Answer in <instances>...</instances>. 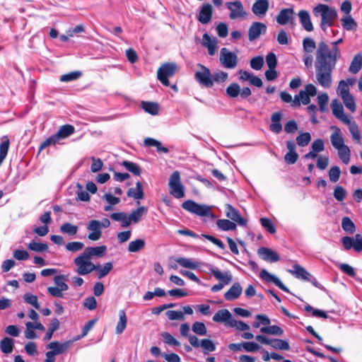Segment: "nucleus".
Returning <instances> with one entry per match:
<instances>
[{
	"mask_svg": "<svg viewBox=\"0 0 362 362\" xmlns=\"http://www.w3.org/2000/svg\"><path fill=\"white\" fill-rule=\"evenodd\" d=\"M86 228L91 232L88 235V238L93 241L98 240L102 236V222L98 220H91Z\"/></svg>",
	"mask_w": 362,
	"mask_h": 362,
	"instance_id": "12",
	"label": "nucleus"
},
{
	"mask_svg": "<svg viewBox=\"0 0 362 362\" xmlns=\"http://www.w3.org/2000/svg\"><path fill=\"white\" fill-rule=\"evenodd\" d=\"M282 119V112H275L271 116V124L269 125V129L271 132L275 134H279L282 130V124L281 120Z\"/></svg>",
	"mask_w": 362,
	"mask_h": 362,
	"instance_id": "22",
	"label": "nucleus"
},
{
	"mask_svg": "<svg viewBox=\"0 0 362 362\" xmlns=\"http://www.w3.org/2000/svg\"><path fill=\"white\" fill-rule=\"evenodd\" d=\"M331 129L334 130V132L330 136V140L333 147L337 149L344 146V140L341 135V129L337 126H332Z\"/></svg>",
	"mask_w": 362,
	"mask_h": 362,
	"instance_id": "19",
	"label": "nucleus"
},
{
	"mask_svg": "<svg viewBox=\"0 0 362 362\" xmlns=\"http://www.w3.org/2000/svg\"><path fill=\"white\" fill-rule=\"evenodd\" d=\"M75 131V128L71 124H64L61 126L57 133H55L56 136L59 139V140L65 139L72 134H74Z\"/></svg>",
	"mask_w": 362,
	"mask_h": 362,
	"instance_id": "31",
	"label": "nucleus"
},
{
	"mask_svg": "<svg viewBox=\"0 0 362 362\" xmlns=\"http://www.w3.org/2000/svg\"><path fill=\"white\" fill-rule=\"evenodd\" d=\"M293 269L288 270V272L295 276L297 279H301L305 281H310L309 276L310 274L302 266L295 264L293 266Z\"/></svg>",
	"mask_w": 362,
	"mask_h": 362,
	"instance_id": "27",
	"label": "nucleus"
},
{
	"mask_svg": "<svg viewBox=\"0 0 362 362\" xmlns=\"http://www.w3.org/2000/svg\"><path fill=\"white\" fill-rule=\"evenodd\" d=\"M303 49L307 52H313L316 47L315 42L310 37L304 38L303 41Z\"/></svg>",
	"mask_w": 362,
	"mask_h": 362,
	"instance_id": "64",
	"label": "nucleus"
},
{
	"mask_svg": "<svg viewBox=\"0 0 362 362\" xmlns=\"http://www.w3.org/2000/svg\"><path fill=\"white\" fill-rule=\"evenodd\" d=\"M146 243L143 239H136L129 243L128 250L130 252H137L145 247Z\"/></svg>",
	"mask_w": 362,
	"mask_h": 362,
	"instance_id": "41",
	"label": "nucleus"
},
{
	"mask_svg": "<svg viewBox=\"0 0 362 362\" xmlns=\"http://www.w3.org/2000/svg\"><path fill=\"white\" fill-rule=\"evenodd\" d=\"M341 228L347 233L353 234L356 231V226L352 220L345 216L341 219Z\"/></svg>",
	"mask_w": 362,
	"mask_h": 362,
	"instance_id": "38",
	"label": "nucleus"
},
{
	"mask_svg": "<svg viewBox=\"0 0 362 362\" xmlns=\"http://www.w3.org/2000/svg\"><path fill=\"white\" fill-rule=\"evenodd\" d=\"M192 331L199 335H205L207 332V329L204 322H195L192 325Z\"/></svg>",
	"mask_w": 362,
	"mask_h": 362,
	"instance_id": "56",
	"label": "nucleus"
},
{
	"mask_svg": "<svg viewBox=\"0 0 362 362\" xmlns=\"http://www.w3.org/2000/svg\"><path fill=\"white\" fill-rule=\"evenodd\" d=\"M203 45L208 49V53L210 56H213L216 53V41L215 39H211V37L207 34L204 33L203 35Z\"/></svg>",
	"mask_w": 362,
	"mask_h": 362,
	"instance_id": "29",
	"label": "nucleus"
},
{
	"mask_svg": "<svg viewBox=\"0 0 362 362\" xmlns=\"http://www.w3.org/2000/svg\"><path fill=\"white\" fill-rule=\"evenodd\" d=\"M342 41V38H340L333 42L332 49H329L325 41H321L318 44L315 62V78L317 83L322 88H329L332 86V72L341 57L340 49L337 45Z\"/></svg>",
	"mask_w": 362,
	"mask_h": 362,
	"instance_id": "1",
	"label": "nucleus"
},
{
	"mask_svg": "<svg viewBox=\"0 0 362 362\" xmlns=\"http://www.w3.org/2000/svg\"><path fill=\"white\" fill-rule=\"evenodd\" d=\"M144 144L146 146H155L157 148L158 152H163L165 153H168L169 150L167 147H164L162 146L161 142L159 141L154 139L153 138H146L144 141Z\"/></svg>",
	"mask_w": 362,
	"mask_h": 362,
	"instance_id": "36",
	"label": "nucleus"
},
{
	"mask_svg": "<svg viewBox=\"0 0 362 362\" xmlns=\"http://www.w3.org/2000/svg\"><path fill=\"white\" fill-rule=\"evenodd\" d=\"M200 70L194 74L195 80L202 86L206 88H211L214 86L212 74L209 68L203 64H198Z\"/></svg>",
	"mask_w": 362,
	"mask_h": 362,
	"instance_id": "6",
	"label": "nucleus"
},
{
	"mask_svg": "<svg viewBox=\"0 0 362 362\" xmlns=\"http://www.w3.org/2000/svg\"><path fill=\"white\" fill-rule=\"evenodd\" d=\"M298 17L302 26L306 31L310 32L313 30V25L310 20L308 11L305 10L300 11L298 13Z\"/></svg>",
	"mask_w": 362,
	"mask_h": 362,
	"instance_id": "28",
	"label": "nucleus"
},
{
	"mask_svg": "<svg viewBox=\"0 0 362 362\" xmlns=\"http://www.w3.org/2000/svg\"><path fill=\"white\" fill-rule=\"evenodd\" d=\"M243 292L241 285L236 282L232 285L227 292L224 294V298L229 301L238 299Z\"/></svg>",
	"mask_w": 362,
	"mask_h": 362,
	"instance_id": "23",
	"label": "nucleus"
},
{
	"mask_svg": "<svg viewBox=\"0 0 362 362\" xmlns=\"http://www.w3.org/2000/svg\"><path fill=\"white\" fill-rule=\"evenodd\" d=\"M227 8L230 11V18L237 19L243 18L247 16V13L244 11L243 6L240 1H235L226 3Z\"/></svg>",
	"mask_w": 362,
	"mask_h": 362,
	"instance_id": "10",
	"label": "nucleus"
},
{
	"mask_svg": "<svg viewBox=\"0 0 362 362\" xmlns=\"http://www.w3.org/2000/svg\"><path fill=\"white\" fill-rule=\"evenodd\" d=\"M180 266L191 269H197L200 263L198 262H193L189 259L185 258V257H179L176 259L175 260Z\"/></svg>",
	"mask_w": 362,
	"mask_h": 362,
	"instance_id": "42",
	"label": "nucleus"
},
{
	"mask_svg": "<svg viewBox=\"0 0 362 362\" xmlns=\"http://www.w3.org/2000/svg\"><path fill=\"white\" fill-rule=\"evenodd\" d=\"M141 107L145 112L152 115H156L158 113L159 105L157 103L153 102H145L141 103Z\"/></svg>",
	"mask_w": 362,
	"mask_h": 362,
	"instance_id": "39",
	"label": "nucleus"
},
{
	"mask_svg": "<svg viewBox=\"0 0 362 362\" xmlns=\"http://www.w3.org/2000/svg\"><path fill=\"white\" fill-rule=\"evenodd\" d=\"M119 321L117 322L115 332L117 334H121L124 330L126 329L127 325V317L124 310H120L119 311Z\"/></svg>",
	"mask_w": 362,
	"mask_h": 362,
	"instance_id": "33",
	"label": "nucleus"
},
{
	"mask_svg": "<svg viewBox=\"0 0 362 362\" xmlns=\"http://www.w3.org/2000/svg\"><path fill=\"white\" fill-rule=\"evenodd\" d=\"M177 69L178 66L176 63L165 62L158 68L157 78L163 86H168L170 85L168 78L174 76Z\"/></svg>",
	"mask_w": 362,
	"mask_h": 362,
	"instance_id": "3",
	"label": "nucleus"
},
{
	"mask_svg": "<svg viewBox=\"0 0 362 362\" xmlns=\"http://www.w3.org/2000/svg\"><path fill=\"white\" fill-rule=\"evenodd\" d=\"M339 158L344 164H348L350 161V149L347 146L337 149Z\"/></svg>",
	"mask_w": 362,
	"mask_h": 362,
	"instance_id": "49",
	"label": "nucleus"
},
{
	"mask_svg": "<svg viewBox=\"0 0 362 362\" xmlns=\"http://www.w3.org/2000/svg\"><path fill=\"white\" fill-rule=\"evenodd\" d=\"M259 276L262 279L267 282H272L275 286L285 292L290 293L289 289L281 282V281L276 276L270 274L266 269H263L260 271Z\"/></svg>",
	"mask_w": 362,
	"mask_h": 362,
	"instance_id": "15",
	"label": "nucleus"
},
{
	"mask_svg": "<svg viewBox=\"0 0 362 362\" xmlns=\"http://www.w3.org/2000/svg\"><path fill=\"white\" fill-rule=\"evenodd\" d=\"M233 316L227 309L218 310L213 316V321L218 323H226L230 326V322L232 321Z\"/></svg>",
	"mask_w": 362,
	"mask_h": 362,
	"instance_id": "21",
	"label": "nucleus"
},
{
	"mask_svg": "<svg viewBox=\"0 0 362 362\" xmlns=\"http://www.w3.org/2000/svg\"><path fill=\"white\" fill-rule=\"evenodd\" d=\"M220 61L225 68L234 69L238 64V57L235 53L223 47L221 49Z\"/></svg>",
	"mask_w": 362,
	"mask_h": 362,
	"instance_id": "9",
	"label": "nucleus"
},
{
	"mask_svg": "<svg viewBox=\"0 0 362 362\" xmlns=\"http://www.w3.org/2000/svg\"><path fill=\"white\" fill-rule=\"evenodd\" d=\"M226 94L231 98H237L239 95L243 99L251 95L252 91L249 87H244L242 90L237 83H233L226 88Z\"/></svg>",
	"mask_w": 362,
	"mask_h": 362,
	"instance_id": "8",
	"label": "nucleus"
},
{
	"mask_svg": "<svg viewBox=\"0 0 362 362\" xmlns=\"http://www.w3.org/2000/svg\"><path fill=\"white\" fill-rule=\"evenodd\" d=\"M267 32V25L261 22H253L248 30V39L254 41Z\"/></svg>",
	"mask_w": 362,
	"mask_h": 362,
	"instance_id": "13",
	"label": "nucleus"
},
{
	"mask_svg": "<svg viewBox=\"0 0 362 362\" xmlns=\"http://www.w3.org/2000/svg\"><path fill=\"white\" fill-rule=\"evenodd\" d=\"M200 346L204 350V354H207L209 352H212L216 350V346L214 341L209 339H203L200 342Z\"/></svg>",
	"mask_w": 362,
	"mask_h": 362,
	"instance_id": "52",
	"label": "nucleus"
},
{
	"mask_svg": "<svg viewBox=\"0 0 362 362\" xmlns=\"http://www.w3.org/2000/svg\"><path fill=\"white\" fill-rule=\"evenodd\" d=\"M293 14L294 10L292 7L282 8L276 16V22L280 25H286L293 20Z\"/></svg>",
	"mask_w": 362,
	"mask_h": 362,
	"instance_id": "18",
	"label": "nucleus"
},
{
	"mask_svg": "<svg viewBox=\"0 0 362 362\" xmlns=\"http://www.w3.org/2000/svg\"><path fill=\"white\" fill-rule=\"evenodd\" d=\"M127 195L129 197H132L134 199H143L145 194L143 188V185L140 181L136 182L135 187H131L128 189Z\"/></svg>",
	"mask_w": 362,
	"mask_h": 362,
	"instance_id": "25",
	"label": "nucleus"
},
{
	"mask_svg": "<svg viewBox=\"0 0 362 362\" xmlns=\"http://www.w3.org/2000/svg\"><path fill=\"white\" fill-rule=\"evenodd\" d=\"M316 14L320 13L322 17L320 27L326 31L327 27L332 26L334 20L337 18V11L326 4H318L313 10Z\"/></svg>",
	"mask_w": 362,
	"mask_h": 362,
	"instance_id": "2",
	"label": "nucleus"
},
{
	"mask_svg": "<svg viewBox=\"0 0 362 362\" xmlns=\"http://www.w3.org/2000/svg\"><path fill=\"white\" fill-rule=\"evenodd\" d=\"M209 271L220 281L219 283L228 285L232 281V275L229 272L222 273L215 267H211Z\"/></svg>",
	"mask_w": 362,
	"mask_h": 362,
	"instance_id": "26",
	"label": "nucleus"
},
{
	"mask_svg": "<svg viewBox=\"0 0 362 362\" xmlns=\"http://www.w3.org/2000/svg\"><path fill=\"white\" fill-rule=\"evenodd\" d=\"M170 193L176 198H182L185 197L184 187L182 184L170 186Z\"/></svg>",
	"mask_w": 362,
	"mask_h": 362,
	"instance_id": "57",
	"label": "nucleus"
},
{
	"mask_svg": "<svg viewBox=\"0 0 362 362\" xmlns=\"http://www.w3.org/2000/svg\"><path fill=\"white\" fill-rule=\"evenodd\" d=\"M14 348L13 339L6 337L0 341V349L5 354H11Z\"/></svg>",
	"mask_w": 362,
	"mask_h": 362,
	"instance_id": "32",
	"label": "nucleus"
},
{
	"mask_svg": "<svg viewBox=\"0 0 362 362\" xmlns=\"http://www.w3.org/2000/svg\"><path fill=\"white\" fill-rule=\"evenodd\" d=\"M69 346L70 341H69L64 343H59L57 341H54L47 345V348L51 349L50 351H47V353L55 357V356L66 351Z\"/></svg>",
	"mask_w": 362,
	"mask_h": 362,
	"instance_id": "16",
	"label": "nucleus"
},
{
	"mask_svg": "<svg viewBox=\"0 0 362 362\" xmlns=\"http://www.w3.org/2000/svg\"><path fill=\"white\" fill-rule=\"evenodd\" d=\"M261 225L269 233L274 234L276 233V228L272 221V220L269 218H260Z\"/></svg>",
	"mask_w": 362,
	"mask_h": 362,
	"instance_id": "54",
	"label": "nucleus"
},
{
	"mask_svg": "<svg viewBox=\"0 0 362 362\" xmlns=\"http://www.w3.org/2000/svg\"><path fill=\"white\" fill-rule=\"evenodd\" d=\"M23 298L27 303L33 305L35 308L37 310L40 309V304L38 303L37 296L33 295L30 293H26L24 294Z\"/></svg>",
	"mask_w": 362,
	"mask_h": 362,
	"instance_id": "55",
	"label": "nucleus"
},
{
	"mask_svg": "<svg viewBox=\"0 0 362 362\" xmlns=\"http://www.w3.org/2000/svg\"><path fill=\"white\" fill-rule=\"evenodd\" d=\"M213 8L210 4H204L199 11L198 21L202 24H207L211 20Z\"/></svg>",
	"mask_w": 362,
	"mask_h": 362,
	"instance_id": "20",
	"label": "nucleus"
},
{
	"mask_svg": "<svg viewBox=\"0 0 362 362\" xmlns=\"http://www.w3.org/2000/svg\"><path fill=\"white\" fill-rule=\"evenodd\" d=\"M28 249L32 251L42 252L44 251H47L49 248L48 245L46 243H37L35 241H32L28 244Z\"/></svg>",
	"mask_w": 362,
	"mask_h": 362,
	"instance_id": "50",
	"label": "nucleus"
},
{
	"mask_svg": "<svg viewBox=\"0 0 362 362\" xmlns=\"http://www.w3.org/2000/svg\"><path fill=\"white\" fill-rule=\"evenodd\" d=\"M257 341L263 344L270 345L274 349L288 351L290 345L288 342L281 339H268L264 335H257L255 337Z\"/></svg>",
	"mask_w": 362,
	"mask_h": 362,
	"instance_id": "7",
	"label": "nucleus"
},
{
	"mask_svg": "<svg viewBox=\"0 0 362 362\" xmlns=\"http://www.w3.org/2000/svg\"><path fill=\"white\" fill-rule=\"evenodd\" d=\"M296 143L299 146H306L311 141V135L309 132H304L296 137Z\"/></svg>",
	"mask_w": 362,
	"mask_h": 362,
	"instance_id": "51",
	"label": "nucleus"
},
{
	"mask_svg": "<svg viewBox=\"0 0 362 362\" xmlns=\"http://www.w3.org/2000/svg\"><path fill=\"white\" fill-rule=\"evenodd\" d=\"M74 264L78 266L76 272L80 275H86L99 269V266L95 265L83 253L74 259Z\"/></svg>",
	"mask_w": 362,
	"mask_h": 362,
	"instance_id": "5",
	"label": "nucleus"
},
{
	"mask_svg": "<svg viewBox=\"0 0 362 362\" xmlns=\"http://www.w3.org/2000/svg\"><path fill=\"white\" fill-rule=\"evenodd\" d=\"M341 25L344 29L346 30H356L357 28V23L354 21V19L349 16L348 17H345L341 19Z\"/></svg>",
	"mask_w": 362,
	"mask_h": 362,
	"instance_id": "46",
	"label": "nucleus"
},
{
	"mask_svg": "<svg viewBox=\"0 0 362 362\" xmlns=\"http://www.w3.org/2000/svg\"><path fill=\"white\" fill-rule=\"evenodd\" d=\"M110 218L115 221H121L122 227L126 228L129 226V221L124 212H115L110 214Z\"/></svg>",
	"mask_w": 362,
	"mask_h": 362,
	"instance_id": "44",
	"label": "nucleus"
},
{
	"mask_svg": "<svg viewBox=\"0 0 362 362\" xmlns=\"http://www.w3.org/2000/svg\"><path fill=\"white\" fill-rule=\"evenodd\" d=\"M58 141H59V139L54 134L52 135L51 136H49V138H47V139H45V141H43L40 144L39 151H41L42 149L47 148L51 145H54Z\"/></svg>",
	"mask_w": 362,
	"mask_h": 362,
	"instance_id": "63",
	"label": "nucleus"
},
{
	"mask_svg": "<svg viewBox=\"0 0 362 362\" xmlns=\"http://www.w3.org/2000/svg\"><path fill=\"white\" fill-rule=\"evenodd\" d=\"M257 254L263 260L269 262H276L280 259L279 254L268 247H259L257 250Z\"/></svg>",
	"mask_w": 362,
	"mask_h": 362,
	"instance_id": "17",
	"label": "nucleus"
},
{
	"mask_svg": "<svg viewBox=\"0 0 362 362\" xmlns=\"http://www.w3.org/2000/svg\"><path fill=\"white\" fill-rule=\"evenodd\" d=\"M346 107L351 112H354L356 110V105L354 96L350 93L341 97Z\"/></svg>",
	"mask_w": 362,
	"mask_h": 362,
	"instance_id": "45",
	"label": "nucleus"
},
{
	"mask_svg": "<svg viewBox=\"0 0 362 362\" xmlns=\"http://www.w3.org/2000/svg\"><path fill=\"white\" fill-rule=\"evenodd\" d=\"M10 146V141L7 136H4L1 138V143L0 144V155L6 157Z\"/></svg>",
	"mask_w": 362,
	"mask_h": 362,
	"instance_id": "60",
	"label": "nucleus"
},
{
	"mask_svg": "<svg viewBox=\"0 0 362 362\" xmlns=\"http://www.w3.org/2000/svg\"><path fill=\"white\" fill-rule=\"evenodd\" d=\"M260 332L264 334L281 336L284 330L278 325L266 326L260 328Z\"/></svg>",
	"mask_w": 362,
	"mask_h": 362,
	"instance_id": "43",
	"label": "nucleus"
},
{
	"mask_svg": "<svg viewBox=\"0 0 362 362\" xmlns=\"http://www.w3.org/2000/svg\"><path fill=\"white\" fill-rule=\"evenodd\" d=\"M332 109L333 115L346 124H351V119L344 114L343 105L334 99L332 101Z\"/></svg>",
	"mask_w": 362,
	"mask_h": 362,
	"instance_id": "14",
	"label": "nucleus"
},
{
	"mask_svg": "<svg viewBox=\"0 0 362 362\" xmlns=\"http://www.w3.org/2000/svg\"><path fill=\"white\" fill-rule=\"evenodd\" d=\"M122 165L130 173L134 174V175H140L141 173V168L139 165L135 163L129 161V160H123Z\"/></svg>",
	"mask_w": 362,
	"mask_h": 362,
	"instance_id": "47",
	"label": "nucleus"
},
{
	"mask_svg": "<svg viewBox=\"0 0 362 362\" xmlns=\"http://www.w3.org/2000/svg\"><path fill=\"white\" fill-rule=\"evenodd\" d=\"M107 250L106 245H100L98 247H88L84 251L83 253L87 258L90 259L91 257L95 256L98 257H103Z\"/></svg>",
	"mask_w": 362,
	"mask_h": 362,
	"instance_id": "24",
	"label": "nucleus"
},
{
	"mask_svg": "<svg viewBox=\"0 0 362 362\" xmlns=\"http://www.w3.org/2000/svg\"><path fill=\"white\" fill-rule=\"evenodd\" d=\"M216 225L223 231L233 230L236 228V223L228 219H218Z\"/></svg>",
	"mask_w": 362,
	"mask_h": 362,
	"instance_id": "40",
	"label": "nucleus"
},
{
	"mask_svg": "<svg viewBox=\"0 0 362 362\" xmlns=\"http://www.w3.org/2000/svg\"><path fill=\"white\" fill-rule=\"evenodd\" d=\"M182 207L185 210L199 216L214 217L210 206L204 204H199L192 200L185 201L182 204Z\"/></svg>",
	"mask_w": 362,
	"mask_h": 362,
	"instance_id": "4",
	"label": "nucleus"
},
{
	"mask_svg": "<svg viewBox=\"0 0 362 362\" xmlns=\"http://www.w3.org/2000/svg\"><path fill=\"white\" fill-rule=\"evenodd\" d=\"M341 175V170L339 166H332L329 168L328 175L329 180L332 182H337Z\"/></svg>",
	"mask_w": 362,
	"mask_h": 362,
	"instance_id": "53",
	"label": "nucleus"
},
{
	"mask_svg": "<svg viewBox=\"0 0 362 362\" xmlns=\"http://www.w3.org/2000/svg\"><path fill=\"white\" fill-rule=\"evenodd\" d=\"M225 213L226 216L228 218L236 222L238 225L241 226H245L247 225V221L245 218H243L240 212L236 209H235L231 204H226L225 205Z\"/></svg>",
	"mask_w": 362,
	"mask_h": 362,
	"instance_id": "11",
	"label": "nucleus"
},
{
	"mask_svg": "<svg viewBox=\"0 0 362 362\" xmlns=\"http://www.w3.org/2000/svg\"><path fill=\"white\" fill-rule=\"evenodd\" d=\"M362 68V54L358 53L353 58L349 66V71L352 74H357Z\"/></svg>",
	"mask_w": 362,
	"mask_h": 362,
	"instance_id": "34",
	"label": "nucleus"
},
{
	"mask_svg": "<svg viewBox=\"0 0 362 362\" xmlns=\"http://www.w3.org/2000/svg\"><path fill=\"white\" fill-rule=\"evenodd\" d=\"M300 102L303 105H308L310 103V96L306 94L303 90L299 91L298 95H296L293 101V107H299Z\"/></svg>",
	"mask_w": 362,
	"mask_h": 362,
	"instance_id": "35",
	"label": "nucleus"
},
{
	"mask_svg": "<svg viewBox=\"0 0 362 362\" xmlns=\"http://www.w3.org/2000/svg\"><path fill=\"white\" fill-rule=\"evenodd\" d=\"M269 8V3L267 0H259L255 2L252 5V12L255 15L265 14Z\"/></svg>",
	"mask_w": 362,
	"mask_h": 362,
	"instance_id": "30",
	"label": "nucleus"
},
{
	"mask_svg": "<svg viewBox=\"0 0 362 362\" xmlns=\"http://www.w3.org/2000/svg\"><path fill=\"white\" fill-rule=\"evenodd\" d=\"M60 231L69 235H74L78 232V226L66 222L60 226Z\"/></svg>",
	"mask_w": 362,
	"mask_h": 362,
	"instance_id": "48",
	"label": "nucleus"
},
{
	"mask_svg": "<svg viewBox=\"0 0 362 362\" xmlns=\"http://www.w3.org/2000/svg\"><path fill=\"white\" fill-rule=\"evenodd\" d=\"M147 211V209L145 206H139L136 210H134L132 211V213L129 214V216L128 217V220L129 221V225L131 224V222L133 221L134 223H138L142 216Z\"/></svg>",
	"mask_w": 362,
	"mask_h": 362,
	"instance_id": "37",
	"label": "nucleus"
},
{
	"mask_svg": "<svg viewBox=\"0 0 362 362\" xmlns=\"http://www.w3.org/2000/svg\"><path fill=\"white\" fill-rule=\"evenodd\" d=\"M230 327H235L236 329L240 331H245L250 329V326L243 321L237 320L235 319H232V321L230 322Z\"/></svg>",
	"mask_w": 362,
	"mask_h": 362,
	"instance_id": "61",
	"label": "nucleus"
},
{
	"mask_svg": "<svg viewBox=\"0 0 362 362\" xmlns=\"http://www.w3.org/2000/svg\"><path fill=\"white\" fill-rule=\"evenodd\" d=\"M98 266H99V269H98L96 270L98 272L97 275H98V279H102V278L105 277L112 269V262L105 263L103 268H101L100 265H98Z\"/></svg>",
	"mask_w": 362,
	"mask_h": 362,
	"instance_id": "58",
	"label": "nucleus"
},
{
	"mask_svg": "<svg viewBox=\"0 0 362 362\" xmlns=\"http://www.w3.org/2000/svg\"><path fill=\"white\" fill-rule=\"evenodd\" d=\"M81 76V72L79 71L69 72L68 74L61 76L60 81L62 82H69L78 78Z\"/></svg>",
	"mask_w": 362,
	"mask_h": 362,
	"instance_id": "62",
	"label": "nucleus"
},
{
	"mask_svg": "<svg viewBox=\"0 0 362 362\" xmlns=\"http://www.w3.org/2000/svg\"><path fill=\"white\" fill-rule=\"evenodd\" d=\"M78 187L76 199L82 202H88L90 200L89 194L83 190V186L80 183L76 184Z\"/></svg>",
	"mask_w": 362,
	"mask_h": 362,
	"instance_id": "59",
	"label": "nucleus"
}]
</instances>
